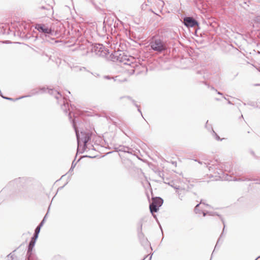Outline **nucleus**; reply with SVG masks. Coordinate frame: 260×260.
<instances>
[{
    "mask_svg": "<svg viewBox=\"0 0 260 260\" xmlns=\"http://www.w3.org/2000/svg\"><path fill=\"white\" fill-rule=\"evenodd\" d=\"M137 108H138V111L141 113V115L142 116V112L139 108V106H138V107H137Z\"/></svg>",
    "mask_w": 260,
    "mask_h": 260,
    "instance_id": "obj_30",
    "label": "nucleus"
},
{
    "mask_svg": "<svg viewBox=\"0 0 260 260\" xmlns=\"http://www.w3.org/2000/svg\"><path fill=\"white\" fill-rule=\"evenodd\" d=\"M224 228H225V225H224V226H223V229L222 232V233H221V235H220V237H219V238H218V241H217V243H216V245H215V248H214L213 251H215V249L216 248V247H217V245L218 244V243H219V241H220V239H221V237L222 236V235H223V233H224Z\"/></svg>",
    "mask_w": 260,
    "mask_h": 260,
    "instance_id": "obj_20",
    "label": "nucleus"
},
{
    "mask_svg": "<svg viewBox=\"0 0 260 260\" xmlns=\"http://www.w3.org/2000/svg\"><path fill=\"white\" fill-rule=\"evenodd\" d=\"M211 89H212V90H215V88H214L213 87H211ZM216 91H217V90H216Z\"/></svg>",
    "mask_w": 260,
    "mask_h": 260,
    "instance_id": "obj_35",
    "label": "nucleus"
},
{
    "mask_svg": "<svg viewBox=\"0 0 260 260\" xmlns=\"http://www.w3.org/2000/svg\"><path fill=\"white\" fill-rule=\"evenodd\" d=\"M198 162H199V164H201V165H202V164H203V162H201V161H198Z\"/></svg>",
    "mask_w": 260,
    "mask_h": 260,
    "instance_id": "obj_34",
    "label": "nucleus"
},
{
    "mask_svg": "<svg viewBox=\"0 0 260 260\" xmlns=\"http://www.w3.org/2000/svg\"><path fill=\"white\" fill-rule=\"evenodd\" d=\"M38 235L39 234H37V233H34V236L33 237L31 238V240H34V241H36V240L37 239L38 237Z\"/></svg>",
    "mask_w": 260,
    "mask_h": 260,
    "instance_id": "obj_22",
    "label": "nucleus"
},
{
    "mask_svg": "<svg viewBox=\"0 0 260 260\" xmlns=\"http://www.w3.org/2000/svg\"><path fill=\"white\" fill-rule=\"evenodd\" d=\"M141 9L143 11H146V10H148L151 11V12H153L150 8H148V5L145 3H143L141 5Z\"/></svg>",
    "mask_w": 260,
    "mask_h": 260,
    "instance_id": "obj_17",
    "label": "nucleus"
},
{
    "mask_svg": "<svg viewBox=\"0 0 260 260\" xmlns=\"http://www.w3.org/2000/svg\"><path fill=\"white\" fill-rule=\"evenodd\" d=\"M149 45L153 50L158 52H161L167 49L166 43L159 38H153Z\"/></svg>",
    "mask_w": 260,
    "mask_h": 260,
    "instance_id": "obj_2",
    "label": "nucleus"
},
{
    "mask_svg": "<svg viewBox=\"0 0 260 260\" xmlns=\"http://www.w3.org/2000/svg\"><path fill=\"white\" fill-rule=\"evenodd\" d=\"M47 214H46L45 216V217H44L43 219L42 220V221L41 222V223L39 224V226H40V227H42L44 223V221H45V218H46V217L47 216Z\"/></svg>",
    "mask_w": 260,
    "mask_h": 260,
    "instance_id": "obj_26",
    "label": "nucleus"
},
{
    "mask_svg": "<svg viewBox=\"0 0 260 260\" xmlns=\"http://www.w3.org/2000/svg\"><path fill=\"white\" fill-rule=\"evenodd\" d=\"M149 209L151 213L153 214L154 212H157L159 207L155 204V203H151L149 205Z\"/></svg>",
    "mask_w": 260,
    "mask_h": 260,
    "instance_id": "obj_13",
    "label": "nucleus"
},
{
    "mask_svg": "<svg viewBox=\"0 0 260 260\" xmlns=\"http://www.w3.org/2000/svg\"><path fill=\"white\" fill-rule=\"evenodd\" d=\"M256 21H260V17H257L256 18Z\"/></svg>",
    "mask_w": 260,
    "mask_h": 260,
    "instance_id": "obj_31",
    "label": "nucleus"
},
{
    "mask_svg": "<svg viewBox=\"0 0 260 260\" xmlns=\"http://www.w3.org/2000/svg\"><path fill=\"white\" fill-rule=\"evenodd\" d=\"M104 78L108 80L113 79L114 81H116V79L114 77H111L110 76H104Z\"/></svg>",
    "mask_w": 260,
    "mask_h": 260,
    "instance_id": "obj_24",
    "label": "nucleus"
},
{
    "mask_svg": "<svg viewBox=\"0 0 260 260\" xmlns=\"http://www.w3.org/2000/svg\"><path fill=\"white\" fill-rule=\"evenodd\" d=\"M69 117H70V118H71V113H70L69 114Z\"/></svg>",
    "mask_w": 260,
    "mask_h": 260,
    "instance_id": "obj_36",
    "label": "nucleus"
},
{
    "mask_svg": "<svg viewBox=\"0 0 260 260\" xmlns=\"http://www.w3.org/2000/svg\"><path fill=\"white\" fill-rule=\"evenodd\" d=\"M35 28L37 29L40 32L44 34L46 36L47 35L52 34L53 31L52 29L44 24H36Z\"/></svg>",
    "mask_w": 260,
    "mask_h": 260,
    "instance_id": "obj_6",
    "label": "nucleus"
},
{
    "mask_svg": "<svg viewBox=\"0 0 260 260\" xmlns=\"http://www.w3.org/2000/svg\"><path fill=\"white\" fill-rule=\"evenodd\" d=\"M201 204H204V203L201 201L200 204H198V205H197L196 206V207L194 208V212H196V213H197V214H198V213L200 214V213H202L204 216H205L206 215H211V216H213L214 215H217V216L220 217V218H221V220L223 225H224V222L223 219L222 218L221 216L219 215V214H218L217 213H216L215 212H204V211H200L198 209V208H199L200 205Z\"/></svg>",
    "mask_w": 260,
    "mask_h": 260,
    "instance_id": "obj_7",
    "label": "nucleus"
},
{
    "mask_svg": "<svg viewBox=\"0 0 260 260\" xmlns=\"http://www.w3.org/2000/svg\"><path fill=\"white\" fill-rule=\"evenodd\" d=\"M259 109H260V106L259 107Z\"/></svg>",
    "mask_w": 260,
    "mask_h": 260,
    "instance_id": "obj_43",
    "label": "nucleus"
},
{
    "mask_svg": "<svg viewBox=\"0 0 260 260\" xmlns=\"http://www.w3.org/2000/svg\"><path fill=\"white\" fill-rule=\"evenodd\" d=\"M215 138L217 140H220V137L216 134L215 133Z\"/></svg>",
    "mask_w": 260,
    "mask_h": 260,
    "instance_id": "obj_28",
    "label": "nucleus"
},
{
    "mask_svg": "<svg viewBox=\"0 0 260 260\" xmlns=\"http://www.w3.org/2000/svg\"><path fill=\"white\" fill-rule=\"evenodd\" d=\"M208 122V121H207L206 126H207V124Z\"/></svg>",
    "mask_w": 260,
    "mask_h": 260,
    "instance_id": "obj_39",
    "label": "nucleus"
},
{
    "mask_svg": "<svg viewBox=\"0 0 260 260\" xmlns=\"http://www.w3.org/2000/svg\"><path fill=\"white\" fill-rule=\"evenodd\" d=\"M115 149L117 150V151H121L124 152H127L129 153H132V152L130 151L132 149L126 146H119L118 147L115 148Z\"/></svg>",
    "mask_w": 260,
    "mask_h": 260,
    "instance_id": "obj_10",
    "label": "nucleus"
},
{
    "mask_svg": "<svg viewBox=\"0 0 260 260\" xmlns=\"http://www.w3.org/2000/svg\"><path fill=\"white\" fill-rule=\"evenodd\" d=\"M36 241L34 240H31L28 247V251H27V254L30 255L31 253V251L32 250V248H34L35 244Z\"/></svg>",
    "mask_w": 260,
    "mask_h": 260,
    "instance_id": "obj_15",
    "label": "nucleus"
},
{
    "mask_svg": "<svg viewBox=\"0 0 260 260\" xmlns=\"http://www.w3.org/2000/svg\"><path fill=\"white\" fill-rule=\"evenodd\" d=\"M228 104H232V103L230 101L228 100Z\"/></svg>",
    "mask_w": 260,
    "mask_h": 260,
    "instance_id": "obj_33",
    "label": "nucleus"
},
{
    "mask_svg": "<svg viewBox=\"0 0 260 260\" xmlns=\"http://www.w3.org/2000/svg\"><path fill=\"white\" fill-rule=\"evenodd\" d=\"M174 187L176 189V192L178 194L179 198L182 200L185 193L186 190L184 188H180L179 187L174 186Z\"/></svg>",
    "mask_w": 260,
    "mask_h": 260,
    "instance_id": "obj_9",
    "label": "nucleus"
},
{
    "mask_svg": "<svg viewBox=\"0 0 260 260\" xmlns=\"http://www.w3.org/2000/svg\"><path fill=\"white\" fill-rule=\"evenodd\" d=\"M92 51L94 52L97 55L105 56L108 53L103 45L100 44H95L92 48Z\"/></svg>",
    "mask_w": 260,
    "mask_h": 260,
    "instance_id": "obj_5",
    "label": "nucleus"
},
{
    "mask_svg": "<svg viewBox=\"0 0 260 260\" xmlns=\"http://www.w3.org/2000/svg\"><path fill=\"white\" fill-rule=\"evenodd\" d=\"M257 85H259V86H260V84H257Z\"/></svg>",
    "mask_w": 260,
    "mask_h": 260,
    "instance_id": "obj_41",
    "label": "nucleus"
},
{
    "mask_svg": "<svg viewBox=\"0 0 260 260\" xmlns=\"http://www.w3.org/2000/svg\"><path fill=\"white\" fill-rule=\"evenodd\" d=\"M248 105H250L251 106H253L254 108H259V107L258 106H256V104L254 102H250L248 103Z\"/></svg>",
    "mask_w": 260,
    "mask_h": 260,
    "instance_id": "obj_25",
    "label": "nucleus"
},
{
    "mask_svg": "<svg viewBox=\"0 0 260 260\" xmlns=\"http://www.w3.org/2000/svg\"><path fill=\"white\" fill-rule=\"evenodd\" d=\"M224 228H225V225H224V226H223V229L222 232V233H221V235H220V237H219V238H218V241H217V243H216V245H215V248H214L213 251H215V249L216 248V247H217V245L218 244V243H219V241H220V239H221V237L222 236V235H223V233H224Z\"/></svg>",
    "mask_w": 260,
    "mask_h": 260,
    "instance_id": "obj_19",
    "label": "nucleus"
},
{
    "mask_svg": "<svg viewBox=\"0 0 260 260\" xmlns=\"http://www.w3.org/2000/svg\"><path fill=\"white\" fill-rule=\"evenodd\" d=\"M156 5L161 9H162L164 6V2L162 0H156Z\"/></svg>",
    "mask_w": 260,
    "mask_h": 260,
    "instance_id": "obj_18",
    "label": "nucleus"
},
{
    "mask_svg": "<svg viewBox=\"0 0 260 260\" xmlns=\"http://www.w3.org/2000/svg\"><path fill=\"white\" fill-rule=\"evenodd\" d=\"M144 243H145L146 245H149V243H148V241H147V239L144 240Z\"/></svg>",
    "mask_w": 260,
    "mask_h": 260,
    "instance_id": "obj_29",
    "label": "nucleus"
},
{
    "mask_svg": "<svg viewBox=\"0 0 260 260\" xmlns=\"http://www.w3.org/2000/svg\"><path fill=\"white\" fill-rule=\"evenodd\" d=\"M41 227H40V226H39V225H38V226L36 228V229H35V233L39 234V233H40V229H41Z\"/></svg>",
    "mask_w": 260,
    "mask_h": 260,
    "instance_id": "obj_23",
    "label": "nucleus"
},
{
    "mask_svg": "<svg viewBox=\"0 0 260 260\" xmlns=\"http://www.w3.org/2000/svg\"><path fill=\"white\" fill-rule=\"evenodd\" d=\"M260 258V255L257 257V258Z\"/></svg>",
    "mask_w": 260,
    "mask_h": 260,
    "instance_id": "obj_40",
    "label": "nucleus"
},
{
    "mask_svg": "<svg viewBox=\"0 0 260 260\" xmlns=\"http://www.w3.org/2000/svg\"><path fill=\"white\" fill-rule=\"evenodd\" d=\"M61 109L64 111L65 113H67L68 110H69V104L67 102L65 103L64 102V104L63 105L61 106Z\"/></svg>",
    "mask_w": 260,
    "mask_h": 260,
    "instance_id": "obj_16",
    "label": "nucleus"
},
{
    "mask_svg": "<svg viewBox=\"0 0 260 260\" xmlns=\"http://www.w3.org/2000/svg\"><path fill=\"white\" fill-rule=\"evenodd\" d=\"M122 99H124L126 101H128L131 102L136 107H138V105L137 104L136 101L134 100H133L131 96H121L120 98V100H122Z\"/></svg>",
    "mask_w": 260,
    "mask_h": 260,
    "instance_id": "obj_14",
    "label": "nucleus"
},
{
    "mask_svg": "<svg viewBox=\"0 0 260 260\" xmlns=\"http://www.w3.org/2000/svg\"><path fill=\"white\" fill-rule=\"evenodd\" d=\"M217 94L219 95H222V93L219 91H217Z\"/></svg>",
    "mask_w": 260,
    "mask_h": 260,
    "instance_id": "obj_32",
    "label": "nucleus"
},
{
    "mask_svg": "<svg viewBox=\"0 0 260 260\" xmlns=\"http://www.w3.org/2000/svg\"><path fill=\"white\" fill-rule=\"evenodd\" d=\"M216 100H217V101H219V100L218 99H217V98H216Z\"/></svg>",
    "mask_w": 260,
    "mask_h": 260,
    "instance_id": "obj_38",
    "label": "nucleus"
},
{
    "mask_svg": "<svg viewBox=\"0 0 260 260\" xmlns=\"http://www.w3.org/2000/svg\"><path fill=\"white\" fill-rule=\"evenodd\" d=\"M224 179L231 181H244V180H247V179H242L241 178H237L235 177H233L231 176H229L228 175H226V176L224 177Z\"/></svg>",
    "mask_w": 260,
    "mask_h": 260,
    "instance_id": "obj_11",
    "label": "nucleus"
},
{
    "mask_svg": "<svg viewBox=\"0 0 260 260\" xmlns=\"http://www.w3.org/2000/svg\"><path fill=\"white\" fill-rule=\"evenodd\" d=\"M27 96H29L28 95V96H21V97H20L19 98L16 99L15 100H14L13 99L11 98H7V97H5V96H3V98L4 99H7V100H10V101H16V100H17L18 99H20L23 98L24 97H27Z\"/></svg>",
    "mask_w": 260,
    "mask_h": 260,
    "instance_id": "obj_21",
    "label": "nucleus"
},
{
    "mask_svg": "<svg viewBox=\"0 0 260 260\" xmlns=\"http://www.w3.org/2000/svg\"><path fill=\"white\" fill-rule=\"evenodd\" d=\"M204 164L208 168L210 171L213 169L219 170L221 172V170H223V169H224L225 171H227L224 168L225 164L218 161L217 159L212 161H208Z\"/></svg>",
    "mask_w": 260,
    "mask_h": 260,
    "instance_id": "obj_3",
    "label": "nucleus"
},
{
    "mask_svg": "<svg viewBox=\"0 0 260 260\" xmlns=\"http://www.w3.org/2000/svg\"><path fill=\"white\" fill-rule=\"evenodd\" d=\"M114 56L117 58V60L123 62L125 64H130L131 63L133 62L132 60L134 59L133 57L124 55L123 52H116Z\"/></svg>",
    "mask_w": 260,
    "mask_h": 260,
    "instance_id": "obj_4",
    "label": "nucleus"
},
{
    "mask_svg": "<svg viewBox=\"0 0 260 260\" xmlns=\"http://www.w3.org/2000/svg\"><path fill=\"white\" fill-rule=\"evenodd\" d=\"M74 167H75V166H73V162L72 165V166H71V168H70L69 172H71L73 170V169H74Z\"/></svg>",
    "mask_w": 260,
    "mask_h": 260,
    "instance_id": "obj_27",
    "label": "nucleus"
},
{
    "mask_svg": "<svg viewBox=\"0 0 260 260\" xmlns=\"http://www.w3.org/2000/svg\"><path fill=\"white\" fill-rule=\"evenodd\" d=\"M73 125L76 133V135L78 142V148L80 147L81 143L83 144V148L85 149L87 146V143L91 139V134L89 132H81L80 134L76 127L75 122L73 121Z\"/></svg>",
    "mask_w": 260,
    "mask_h": 260,
    "instance_id": "obj_1",
    "label": "nucleus"
},
{
    "mask_svg": "<svg viewBox=\"0 0 260 260\" xmlns=\"http://www.w3.org/2000/svg\"><path fill=\"white\" fill-rule=\"evenodd\" d=\"M183 23L187 27H192L198 25L197 21L191 17H184L183 19Z\"/></svg>",
    "mask_w": 260,
    "mask_h": 260,
    "instance_id": "obj_8",
    "label": "nucleus"
},
{
    "mask_svg": "<svg viewBox=\"0 0 260 260\" xmlns=\"http://www.w3.org/2000/svg\"><path fill=\"white\" fill-rule=\"evenodd\" d=\"M258 259V258H256L255 260H256V259Z\"/></svg>",
    "mask_w": 260,
    "mask_h": 260,
    "instance_id": "obj_42",
    "label": "nucleus"
},
{
    "mask_svg": "<svg viewBox=\"0 0 260 260\" xmlns=\"http://www.w3.org/2000/svg\"><path fill=\"white\" fill-rule=\"evenodd\" d=\"M259 72H260V67L257 69Z\"/></svg>",
    "mask_w": 260,
    "mask_h": 260,
    "instance_id": "obj_37",
    "label": "nucleus"
},
{
    "mask_svg": "<svg viewBox=\"0 0 260 260\" xmlns=\"http://www.w3.org/2000/svg\"><path fill=\"white\" fill-rule=\"evenodd\" d=\"M152 203H155V204L159 207L163 203V200L159 197H156L153 199Z\"/></svg>",
    "mask_w": 260,
    "mask_h": 260,
    "instance_id": "obj_12",
    "label": "nucleus"
}]
</instances>
